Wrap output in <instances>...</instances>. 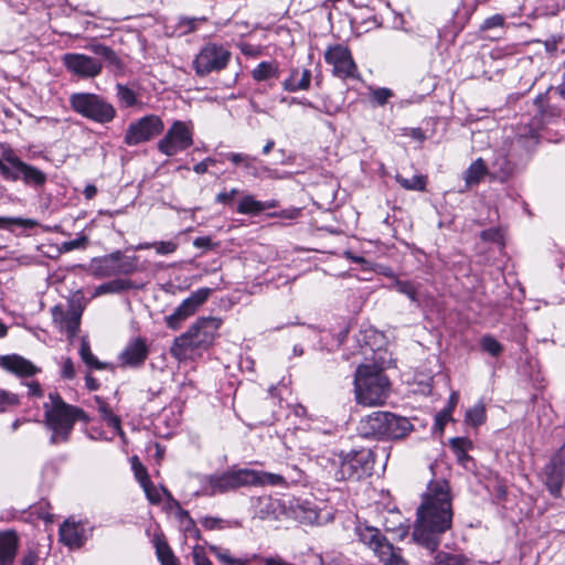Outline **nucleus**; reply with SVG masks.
<instances>
[{"label":"nucleus","instance_id":"nucleus-1","mask_svg":"<svg viewBox=\"0 0 565 565\" xmlns=\"http://www.w3.org/2000/svg\"><path fill=\"white\" fill-rule=\"evenodd\" d=\"M452 516V495L448 481L431 480L416 511L414 541L431 553L436 552L441 535L451 527Z\"/></svg>","mask_w":565,"mask_h":565},{"label":"nucleus","instance_id":"nucleus-2","mask_svg":"<svg viewBox=\"0 0 565 565\" xmlns=\"http://www.w3.org/2000/svg\"><path fill=\"white\" fill-rule=\"evenodd\" d=\"M50 402L44 403L46 427L52 431L50 443H66L77 420L89 422L88 415L79 407L67 404L57 392L49 393Z\"/></svg>","mask_w":565,"mask_h":565},{"label":"nucleus","instance_id":"nucleus-3","mask_svg":"<svg viewBox=\"0 0 565 565\" xmlns=\"http://www.w3.org/2000/svg\"><path fill=\"white\" fill-rule=\"evenodd\" d=\"M354 392L358 404L383 405L388 397L390 381L382 369L376 365L363 364L355 372Z\"/></svg>","mask_w":565,"mask_h":565},{"label":"nucleus","instance_id":"nucleus-4","mask_svg":"<svg viewBox=\"0 0 565 565\" xmlns=\"http://www.w3.org/2000/svg\"><path fill=\"white\" fill-rule=\"evenodd\" d=\"M221 324L222 320L215 317L198 319L185 333L175 338L171 347V354L178 360H184L190 358L194 350L209 347Z\"/></svg>","mask_w":565,"mask_h":565},{"label":"nucleus","instance_id":"nucleus-5","mask_svg":"<svg viewBox=\"0 0 565 565\" xmlns=\"http://www.w3.org/2000/svg\"><path fill=\"white\" fill-rule=\"evenodd\" d=\"M0 174L7 181H22L26 186L42 188L47 175L39 168L22 161L11 148H6L0 158Z\"/></svg>","mask_w":565,"mask_h":565},{"label":"nucleus","instance_id":"nucleus-6","mask_svg":"<svg viewBox=\"0 0 565 565\" xmlns=\"http://www.w3.org/2000/svg\"><path fill=\"white\" fill-rule=\"evenodd\" d=\"M68 102L76 114L100 125L113 121L117 115L113 104L94 93H73Z\"/></svg>","mask_w":565,"mask_h":565},{"label":"nucleus","instance_id":"nucleus-7","mask_svg":"<svg viewBox=\"0 0 565 565\" xmlns=\"http://www.w3.org/2000/svg\"><path fill=\"white\" fill-rule=\"evenodd\" d=\"M338 462L339 469L334 473L337 480H360L372 475L374 454L370 448L341 451Z\"/></svg>","mask_w":565,"mask_h":565},{"label":"nucleus","instance_id":"nucleus-8","mask_svg":"<svg viewBox=\"0 0 565 565\" xmlns=\"http://www.w3.org/2000/svg\"><path fill=\"white\" fill-rule=\"evenodd\" d=\"M193 137L194 126L191 120H174L158 141V151L167 157L177 156L193 146Z\"/></svg>","mask_w":565,"mask_h":565},{"label":"nucleus","instance_id":"nucleus-9","mask_svg":"<svg viewBox=\"0 0 565 565\" xmlns=\"http://www.w3.org/2000/svg\"><path fill=\"white\" fill-rule=\"evenodd\" d=\"M138 257L126 256L120 250L94 258L89 265L90 273L96 278L119 275H131L137 270Z\"/></svg>","mask_w":565,"mask_h":565},{"label":"nucleus","instance_id":"nucleus-10","mask_svg":"<svg viewBox=\"0 0 565 565\" xmlns=\"http://www.w3.org/2000/svg\"><path fill=\"white\" fill-rule=\"evenodd\" d=\"M231 56L232 53L224 45L207 42L195 55L192 63L193 70L200 77L221 72L227 66Z\"/></svg>","mask_w":565,"mask_h":565},{"label":"nucleus","instance_id":"nucleus-11","mask_svg":"<svg viewBox=\"0 0 565 565\" xmlns=\"http://www.w3.org/2000/svg\"><path fill=\"white\" fill-rule=\"evenodd\" d=\"M247 476L246 469L204 476L201 479V489L196 494L213 497L249 486L250 481L247 479Z\"/></svg>","mask_w":565,"mask_h":565},{"label":"nucleus","instance_id":"nucleus-12","mask_svg":"<svg viewBox=\"0 0 565 565\" xmlns=\"http://www.w3.org/2000/svg\"><path fill=\"white\" fill-rule=\"evenodd\" d=\"M164 129L163 120L157 115H147L129 124L124 141L132 147L147 142L160 135Z\"/></svg>","mask_w":565,"mask_h":565},{"label":"nucleus","instance_id":"nucleus-13","mask_svg":"<svg viewBox=\"0 0 565 565\" xmlns=\"http://www.w3.org/2000/svg\"><path fill=\"white\" fill-rule=\"evenodd\" d=\"M324 61L332 66V72L340 78H356L358 67L350 50L342 44L329 45L324 52Z\"/></svg>","mask_w":565,"mask_h":565},{"label":"nucleus","instance_id":"nucleus-14","mask_svg":"<svg viewBox=\"0 0 565 565\" xmlns=\"http://www.w3.org/2000/svg\"><path fill=\"white\" fill-rule=\"evenodd\" d=\"M544 476L547 490L554 498H558L565 480V443L545 466Z\"/></svg>","mask_w":565,"mask_h":565},{"label":"nucleus","instance_id":"nucleus-15","mask_svg":"<svg viewBox=\"0 0 565 565\" xmlns=\"http://www.w3.org/2000/svg\"><path fill=\"white\" fill-rule=\"evenodd\" d=\"M62 61L67 71L82 78H94L103 71L100 60L81 53H66Z\"/></svg>","mask_w":565,"mask_h":565},{"label":"nucleus","instance_id":"nucleus-16","mask_svg":"<svg viewBox=\"0 0 565 565\" xmlns=\"http://www.w3.org/2000/svg\"><path fill=\"white\" fill-rule=\"evenodd\" d=\"M221 156L234 166L242 167L247 175L254 178H279L276 170L263 166L256 157L241 152H226L221 153Z\"/></svg>","mask_w":565,"mask_h":565},{"label":"nucleus","instance_id":"nucleus-17","mask_svg":"<svg viewBox=\"0 0 565 565\" xmlns=\"http://www.w3.org/2000/svg\"><path fill=\"white\" fill-rule=\"evenodd\" d=\"M149 354L146 339L135 338L120 352L118 361L122 367H138L145 363Z\"/></svg>","mask_w":565,"mask_h":565},{"label":"nucleus","instance_id":"nucleus-18","mask_svg":"<svg viewBox=\"0 0 565 565\" xmlns=\"http://www.w3.org/2000/svg\"><path fill=\"white\" fill-rule=\"evenodd\" d=\"M370 550L383 565H409L402 555V548L394 546L383 533Z\"/></svg>","mask_w":565,"mask_h":565},{"label":"nucleus","instance_id":"nucleus-19","mask_svg":"<svg viewBox=\"0 0 565 565\" xmlns=\"http://www.w3.org/2000/svg\"><path fill=\"white\" fill-rule=\"evenodd\" d=\"M387 418L388 412H373L360 420L358 430L363 437L383 439Z\"/></svg>","mask_w":565,"mask_h":565},{"label":"nucleus","instance_id":"nucleus-20","mask_svg":"<svg viewBox=\"0 0 565 565\" xmlns=\"http://www.w3.org/2000/svg\"><path fill=\"white\" fill-rule=\"evenodd\" d=\"M82 311L76 308L64 310L61 306L52 308L53 322L61 329L65 330L70 337H74L81 323Z\"/></svg>","mask_w":565,"mask_h":565},{"label":"nucleus","instance_id":"nucleus-21","mask_svg":"<svg viewBox=\"0 0 565 565\" xmlns=\"http://www.w3.org/2000/svg\"><path fill=\"white\" fill-rule=\"evenodd\" d=\"M0 365L18 376H32L40 371L31 361L18 354L0 356Z\"/></svg>","mask_w":565,"mask_h":565},{"label":"nucleus","instance_id":"nucleus-22","mask_svg":"<svg viewBox=\"0 0 565 565\" xmlns=\"http://www.w3.org/2000/svg\"><path fill=\"white\" fill-rule=\"evenodd\" d=\"M19 548V537L13 531L0 533V565H13Z\"/></svg>","mask_w":565,"mask_h":565},{"label":"nucleus","instance_id":"nucleus-23","mask_svg":"<svg viewBox=\"0 0 565 565\" xmlns=\"http://www.w3.org/2000/svg\"><path fill=\"white\" fill-rule=\"evenodd\" d=\"M311 84V71L294 67L289 72V76L282 82V88L287 92H298L309 89Z\"/></svg>","mask_w":565,"mask_h":565},{"label":"nucleus","instance_id":"nucleus-24","mask_svg":"<svg viewBox=\"0 0 565 565\" xmlns=\"http://www.w3.org/2000/svg\"><path fill=\"white\" fill-rule=\"evenodd\" d=\"M413 425L406 417L397 416L388 412V418L385 429V438L399 439L408 435Z\"/></svg>","mask_w":565,"mask_h":565},{"label":"nucleus","instance_id":"nucleus-25","mask_svg":"<svg viewBox=\"0 0 565 565\" xmlns=\"http://www.w3.org/2000/svg\"><path fill=\"white\" fill-rule=\"evenodd\" d=\"M212 294V289L207 287L199 288L194 292H192L188 298H185L179 306V311H181L184 317L188 319L198 310L200 306H202L210 295Z\"/></svg>","mask_w":565,"mask_h":565},{"label":"nucleus","instance_id":"nucleus-26","mask_svg":"<svg viewBox=\"0 0 565 565\" xmlns=\"http://www.w3.org/2000/svg\"><path fill=\"white\" fill-rule=\"evenodd\" d=\"M61 541L71 547H79L84 544L85 535L84 530L76 524L66 520L60 527Z\"/></svg>","mask_w":565,"mask_h":565},{"label":"nucleus","instance_id":"nucleus-27","mask_svg":"<svg viewBox=\"0 0 565 565\" xmlns=\"http://www.w3.org/2000/svg\"><path fill=\"white\" fill-rule=\"evenodd\" d=\"M249 486H287L286 477L280 473L246 469Z\"/></svg>","mask_w":565,"mask_h":565},{"label":"nucleus","instance_id":"nucleus-28","mask_svg":"<svg viewBox=\"0 0 565 565\" xmlns=\"http://www.w3.org/2000/svg\"><path fill=\"white\" fill-rule=\"evenodd\" d=\"M513 171V163L508 159V157L500 152L498 153L490 168H489V174L491 178L499 180L501 182L505 181Z\"/></svg>","mask_w":565,"mask_h":565},{"label":"nucleus","instance_id":"nucleus-29","mask_svg":"<svg viewBox=\"0 0 565 565\" xmlns=\"http://www.w3.org/2000/svg\"><path fill=\"white\" fill-rule=\"evenodd\" d=\"M92 53L102 56L109 67L116 71L124 70V63L116 52L102 43H90L86 46Z\"/></svg>","mask_w":565,"mask_h":565},{"label":"nucleus","instance_id":"nucleus-30","mask_svg":"<svg viewBox=\"0 0 565 565\" xmlns=\"http://www.w3.org/2000/svg\"><path fill=\"white\" fill-rule=\"evenodd\" d=\"M274 206L275 202H260L252 195H245L238 203L237 212L241 214H258Z\"/></svg>","mask_w":565,"mask_h":565},{"label":"nucleus","instance_id":"nucleus-31","mask_svg":"<svg viewBox=\"0 0 565 565\" xmlns=\"http://www.w3.org/2000/svg\"><path fill=\"white\" fill-rule=\"evenodd\" d=\"M153 545L161 565H168L178 561L163 535L156 534L153 537Z\"/></svg>","mask_w":565,"mask_h":565},{"label":"nucleus","instance_id":"nucleus-32","mask_svg":"<svg viewBox=\"0 0 565 565\" xmlns=\"http://www.w3.org/2000/svg\"><path fill=\"white\" fill-rule=\"evenodd\" d=\"M131 288H134L131 280L118 278L99 285L95 289L94 296H100L105 294H119Z\"/></svg>","mask_w":565,"mask_h":565},{"label":"nucleus","instance_id":"nucleus-33","mask_svg":"<svg viewBox=\"0 0 565 565\" xmlns=\"http://www.w3.org/2000/svg\"><path fill=\"white\" fill-rule=\"evenodd\" d=\"M486 174H489V168H487L483 160L479 158L468 167L463 178L467 185H472L479 183Z\"/></svg>","mask_w":565,"mask_h":565},{"label":"nucleus","instance_id":"nucleus-34","mask_svg":"<svg viewBox=\"0 0 565 565\" xmlns=\"http://www.w3.org/2000/svg\"><path fill=\"white\" fill-rule=\"evenodd\" d=\"M355 533L359 537V541L369 548L373 545V543H375L377 537L382 534L380 529L369 525L366 523H359L355 527Z\"/></svg>","mask_w":565,"mask_h":565},{"label":"nucleus","instance_id":"nucleus-35","mask_svg":"<svg viewBox=\"0 0 565 565\" xmlns=\"http://www.w3.org/2000/svg\"><path fill=\"white\" fill-rule=\"evenodd\" d=\"M95 399L97 403L98 412H99L100 416L103 417V419L107 423V425L109 427L114 428L116 431L121 434L122 430H121V426H120V424H121L120 418L113 413V411L110 409V406L105 401H103L100 397L96 396Z\"/></svg>","mask_w":565,"mask_h":565},{"label":"nucleus","instance_id":"nucleus-36","mask_svg":"<svg viewBox=\"0 0 565 565\" xmlns=\"http://www.w3.org/2000/svg\"><path fill=\"white\" fill-rule=\"evenodd\" d=\"M79 355L82 361L90 369L105 370L108 367L107 363L100 362L92 352L90 345L86 339H82Z\"/></svg>","mask_w":565,"mask_h":565},{"label":"nucleus","instance_id":"nucleus-37","mask_svg":"<svg viewBox=\"0 0 565 565\" xmlns=\"http://www.w3.org/2000/svg\"><path fill=\"white\" fill-rule=\"evenodd\" d=\"M150 248L156 249L157 254H159V255H170L177 250L178 243L174 241H161V242H152V243H141L136 247L137 250H143V249H150Z\"/></svg>","mask_w":565,"mask_h":565},{"label":"nucleus","instance_id":"nucleus-38","mask_svg":"<svg viewBox=\"0 0 565 565\" xmlns=\"http://www.w3.org/2000/svg\"><path fill=\"white\" fill-rule=\"evenodd\" d=\"M277 76L278 67L271 62H260L252 72V77L257 82Z\"/></svg>","mask_w":565,"mask_h":565},{"label":"nucleus","instance_id":"nucleus-39","mask_svg":"<svg viewBox=\"0 0 565 565\" xmlns=\"http://www.w3.org/2000/svg\"><path fill=\"white\" fill-rule=\"evenodd\" d=\"M396 181L406 190L424 191L427 184L425 175H413L412 178H404L399 174L396 175Z\"/></svg>","mask_w":565,"mask_h":565},{"label":"nucleus","instance_id":"nucleus-40","mask_svg":"<svg viewBox=\"0 0 565 565\" xmlns=\"http://www.w3.org/2000/svg\"><path fill=\"white\" fill-rule=\"evenodd\" d=\"M436 565H468V558L462 554H451L439 551L435 555Z\"/></svg>","mask_w":565,"mask_h":565},{"label":"nucleus","instance_id":"nucleus-41","mask_svg":"<svg viewBox=\"0 0 565 565\" xmlns=\"http://www.w3.org/2000/svg\"><path fill=\"white\" fill-rule=\"evenodd\" d=\"M116 96L124 107H132L137 104L136 93L124 84L116 85Z\"/></svg>","mask_w":565,"mask_h":565},{"label":"nucleus","instance_id":"nucleus-42","mask_svg":"<svg viewBox=\"0 0 565 565\" xmlns=\"http://www.w3.org/2000/svg\"><path fill=\"white\" fill-rule=\"evenodd\" d=\"M392 288H394L399 294L407 296L412 302H418L417 290L413 282L408 280L395 279Z\"/></svg>","mask_w":565,"mask_h":565},{"label":"nucleus","instance_id":"nucleus-43","mask_svg":"<svg viewBox=\"0 0 565 565\" xmlns=\"http://www.w3.org/2000/svg\"><path fill=\"white\" fill-rule=\"evenodd\" d=\"M147 499L152 504H158L162 500V493L169 495V492L164 488H157L150 480H148L143 486H141Z\"/></svg>","mask_w":565,"mask_h":565},{"label":"nucleus","instance_id":"nucleus-44","mask_svg":"<svg viewBox=\"0 0 565 565\" xmlns=\"http://www.w3.org/2000/svg\"><path fill=\"white\" fill-rule=\"evenodd\" d=\"M393 96V90L386 87H377L371 92V100L376 106L386 105Z\"/></svg>","mask_w":565,"mask_h":565},{"label":"nucleus","instance_id":"nucleus-45","mask_svg":"<svg viewBox=\"0 0 565 565\" xmlns=\"http://www.w3.org/2000/svg\"><path fill=\"white\" fill-rule=\"evenodd\" d=\"M467 420L473 426H479L486 420V409L483 404H477L466 413Z\"/></svg>","mask_w":565,"mask_h":565},{"label":"nucleus","instance_id":"nucleus-46","mask_svg":"<svg viewBox=\"0 0 565 565\" xmlns=\"http://www.w3.org/2000/svg\"><path fill=\"white\" fill-rule=\"evenodd\" d=\"M481 348L492 356H498L502 351L503 347L491 335H484L481 339Z\"/></svg>","mask_w":565,"mask_h":565},{"label":"nucleus","instance_id":"nucleus-47","mask_svg":"<svg viewBox=\"0 0 565 565\" xmlns=\"http://www.w3.org/2000/svg\"><path fill=\"white\" fill-rule=\"evenodd\" d=\"M9 225H19L25 228H32L36 225V222L31 218L0 216V228H6Z\"/></svg>","mask_w":565,"mask_h":565},{"label":"nucleus","instance_id":"nucleus-48","mask_svg":"<svg viewBox=\"0 0 565 565\" xmlns=\"http://www.w3.org/2000/svg\"><path fill=\"white\" fill-rule=\"evenodd\" d=\"M209 548L215 555V557L224 565L237 564V558L233 557L230 554L228 550L222 548L216 545H210Z\"/></svg>","mask_w":565,"mask_h":565},{"label":"nucleus","instance_id":"nucleus-49","mask_svg":"<svg viewBox=\"0 0 565 565\" xmlns=\"http://www.w3.org/2000/svg\"><path fill=\"white\" fill-rule=\"evenodd\" d=\"M450 445L456 451L457 458L461 459V455L466 456V451L471 447V441L467 438L456 437L451 439Z\"/></svg>","mask_w":565,"mask_h":565},{"label":"nucleus","instance_id":"nucleus-50","mask_svg":"<svg viewBox=\"0 0 565 565\" xmlns=\"http://www.w3.org/2000/svg\"><path fill=\"white\" fill-rule=\"evenodd\" d=\"M87 244H88L87 236L82 235L75 239L64 242L61 245L60 250L67 253V252L74 250V249L85 248L87 246Z\"/></svg>","mask_w":565,"mask_h":565},{"label":"nucleus","instance_id":"nucleus-51","mask_svg":"<svg viewBox=\"0 0 565 565\" xmlns=\"http://www.w3.org/2000/svg\"><path fill=\"white\" fill-rule=\"evenodd\" d=\"M18 403L19 398L15 394L0 390V413L6 412L10 406Z\"/></svg>","mask_w":565,"mask_h":565},{"label":"nucleus","instance_id":"nucleus-52","mask_svg":"<svg viewBox=\"0 0 565 565\" xmlns=\"http://www.w3.org/2000/svg\"><path fill=\"white\" fill-rule=\"evenodd\" d=\"M185 319L184 315L177 307L171 315L166 317V324L172 330H178Z\"/></svg>","mask_w":565,"mask_h":565},{"label":"nucleus","instance_id":"nucleus-53","mask_svg":"<svg viewBox=\"0 0 565 565\" xmlns=\"http://www.w3.org/2000/svg\"><path fill=\"white\" fill-rule=\"evenodd\" d=\"M40 561L39 551L35 547H29L21 557V565H38Z\"/></svg>","mask_w":565,"mask_h":565},{"label":"nucleus","instance_id":"nucleus-54","mask_svg":"<svg viewBox=\"0 0 565 565\" xmlns=\"http://www.w3.org/2000/svg\"><path fill=\"white\" fill-rule=\"evenodd\" d=\"M76 375L75 366L71 358L62 361L61 376L65 380H73Z\"/></svg>","mask_w":565,"mask_h":565},{"label":"nucleus","instance_id":"nucleus-55","mask_svg":"<svg viewBox=\"0 0 565 565\" xmlns=\"http://www.w3.org/2000/svg\"><path fill=\"white\" fill-rule=\"evenodd\" d=\"M385 531L394 533L396 537L402 541L404 540L409 532V525L403 524L402 522L396 526L388 525V521L385 522Z\"/></svg>","mask_w":565,"mask_h":565},{"label":"nucleus","instance_id":"nucleus-56","mask_svg":"<svg viewBox=\"0 0 565 565\" xmlns=\"http://www.w3.org/2000/svg\"><path fill=\"white\" fill-rule=\"evenodd\" d=\"M504 23V17L501 14H494L488 19H486L481 25V30H490L493 28L502 26Z\"/></svg>","mask_w":565,"mask_h":565},{"label":"nucleus","instance_id":"nucleus-57","mask_svg":"<svg viewBox=\"0 0 565 565\" xmlns=\"http://www.w3.org/2000/svg\"><path fill=\"white\" fill-rule=\"evenodd\" d=\"M238 192L239 191L237 189H232L231 191L220 192L216 195L215 201L217 203L228 205L233 202L234 198L238 194Z\"/></svg>","mask_w":565,"mask_h":565},{"label":"nucleus","instance_id":"nucleus-58","mask_svg":"<svg viewBox=\"0 0 565 565\" xmlns=\"http://www.w3.org/2000/svg\"><path fill=\"white\" fill-rule=\"evenodd\" d=\"M205 18H182L180 25L185 28V32H193L200 22H204Z\"/></svg>","mask_w":565,"mask_h":565},{"label":"nucleus","instance_id":"nucleus-59","mask_svg":"<svg viewBox=\"0 0 565 565\" xmlns=\"http://www.w3.org/2000/svg\"><path fill=\"white\" fill-rule=\"evenodd\" d=\"M132 468L135 476L139 481L140 486H143L149 479L146 468L140 462H134Z\"/></svg>","mask_w":565,"mask_h":565},{"label":"nucleus","instance_id":"nucleus-60","mask_svg":"<svg viewBox=\"0 0 565 565\" xmlns=\"http://www.w3.org/2000/svg\"><path fill=\"white\" fill-rule=\"evenodd\" d=\"M192 554L195 565H213L202 548L195 547Z\"/></svg>","mask_w":565,"mask_h":565},{"label":"nucleus","instance_id":"nucleus-61","mask_svg":"<svg viewBox=\"0 0 565 565\" xmlns=\"http://www.w3.org/2000/svg\"><path fill=\"white\" fill-rule=\"evenodd\" d=\"M450 414L451 408H447L436 415L435 426L438 427L439 430L444 429L445 424L450 419Z\"/></svg>","mask_w":565,"mask_h":565},{"label":"nucleus","instance_id":"nucleus-62","mask_svg":"<svg viewBox=\"0 0 565 565\" xmlns=\"http://www.w3.org/2000/svg\"><path fill=\"white\" fill-rule=\"evenodd\" d=\"M193 245L198 248H205V249H213L214 247L217 246V244H214L212 242L211 237H209V236L196 237L193 241Z\"/></svg>","mask_w":565,"mask_h":565},{"label":"nucleus","instance_id":"nucleus-63","mask_svg":"<svg viewBox=\"0 0 565 565\" xmlns=\"http://www.w3.org/2000/svg\"><path fill=\"white\" fill-rule=\"evenodd\" d=\"M222 523V520L218 518H212V516H205L201 520V524L206 530H214L220 527V524Z\"/></svg>","mask_w":565,"mask_h":565},{"label":"nucleus","instance_id":"nucleus-64","mask_svg":"<svg viewBox=\"0 0 565 565\" xmlns=\"http://www.w3.org/2000/svg\"><path fill=\"white\" fill-rule=\"evenodd\" d=\"M281 103H287L288 105H294V104H299V105H303V106H307V107H311V108H316V106L307 98H297V97H291V98H288V97H281L280 99Z\"/></svg>","mask_w":565,"mask_h":565}]
</instances>
